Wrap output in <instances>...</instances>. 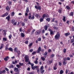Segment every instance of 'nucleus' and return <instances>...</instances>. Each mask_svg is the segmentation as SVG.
<instances>
[{
	"label": "nucleus",
	"instance_id": "obj_1",
	"mask_svg": "<svg viewBox=\"0 0 74 74\" xmlns=\"http://www.w3.org/2000/svg\"><path fill=\"white\" fill-rule=\"evenodd\" d=\"M60 37V34L58 32L55 36V39L56 40H58L59 39Z\"/></svg>",
	"mask_w": 74,
	"mask_h": 74
},
{
	"label": "nucleus",
	"instance_id": "obj_2",
	"mask_svg": "<svg viewBox=\"0 0 74 74\" xmlns=\"http://www.w3.org/2000/svg\"><path fill=\"white\" fill-rule=\"evenodd\" d=\"M25 62L27 63L28 62H29V57L27 55L25 56Z\"/></svg>",
	"mask_w": 74,
	"mask_h": 74
},
{
	"label": "nucleus",
	"instance_id": "obj_3",
	"mask_svg": "<svg viewBox=\"0 0 74 74\" xmlns=\"http://www.w3.org/2000/svg\"><path fill=\"white\" fill-rule=\"evenodd\" d=\"M12 23L13 25H16L17 22L16 21L15 22V20L14 19H13L12 20Z\"/></svg>",
	"mask_w": 74,
	"mask_h": 74
},
{
	"label": "nucleus",
	"instance_id": "obj_4",
	"mask_svg": "<svg viewBox=\"0 0 74 74\" xmlns=\"http://www.w3.org/2000/svg\"><path fill=\"white\" fill-rule=\"evenodd\" d=\"M35 8L37 9V10H41V7L40 6H38L36 5L35 6Z\"/></svg>",
	"mask_w": 74,
	"mask_h": 74
},
{
	"label": "nucleus",
	"instance_id": "obj_5",
	"mask_svg": "<svg viewBox=\"0 0 74 74\" xmlns=\"http://www.w3.org/2000/svg\"><path fill=\"white\" fill-rule=\"evenodd\" d=\"M8 15V13L7 12H6L5 14H3L2 16H1V17H5Z\"/></svg>",
	"mask_w": 74,
	"mask_h": 74
},
{
	"label": "nucleus",
	"instance_id": "obj_6",
	"mask_svg": "<svg viewBox=\"0 0 74 74\" xmlns=\"http://www.w3.org/2000/svg\"><path fill=\"white\" fill-rule=\"evenodd\" d=\"M41 51V48L40 47H39L38 49V50L37 51V53H39V52Z\"/></svg>",
	"mask_w": 74,
	"mask_h": 74
},
{
	"label": "nucleus",
	"instance_id": "obj_7",
	"mask_svg": "<svg viewBox=\"0 0 74 74\" xmlns=\"http://www.w3.org/2000/svg\"><path fill=\"white\" fill-rule=\"evenodd\" d=\"M14 71H15V72H18V71H19V70L18 69L16 68V67L14 68Z\"/></svg>",
	"mask_w": 74,
	"mask_h": 74
},
{
	"label": "nucleus",
	"instance_id": "obj_8",
	"mask_svg": "<svg viewBox=\"0 0 74 74\" xmlns=\"http://www.w3.org/2000/svg\"><path fill=\"white\" fill-rule=\"evenodd\" d=\"M41 32V30H37L36 32V34L37 35L38 34H40V33Z\"/></svg>",
	"mask_w": 74,
	"mask_h": 74
},
{
	"label": "nucleus",
	"instance_id": "obj_9",
	"mask_svg": "<svg viewBox=\"0 0 74 74\" xmlns=\"http://www.w3.org/2000/svg\"><path fill=\"white\" fill-rule=\"evenodd\" d=\"M37 67H38V66H35L33 67H32L31 68L32 69V70H35L37 69Z\"/></svg>",
	"mask_w": 74,
	"mask_h": 74
},
{
	"label": "nucleus",
	"instance_id": "obj_10",
	"mask_svg": "<svg viewBox=\"0 0 74 74\" xmlns=\"http://www.w3.org/2000/svg\"><path fill=\"white\" fill-rule=\"evenodd\" d=\"M31 18H32V15H31V13H29L28 19H31Z\"/></svg>",
	"mask_w": 74,
	"mask_h": 74
},
{
	"label": "nucleus",
	"instance_id": "obj_11",
	"mask_svg": "<svg viewBox=\"0 0 74 74\" xmlns=\"http://www.w3.org/2000/svg\"><path fill=\"white\" fill-rule=\"evenodd\" d=\"M70 34V33L69 32H68L67 33H65L64 34V35L66 36H69Z\"/></svg>",
	"mask_w": 74,
	"mask_h": 74
},
{
	"label": "nucleus",
	"instance_id": "obj_12",
	"mask_svg": "<svg viewBox=\"0 0 74 74\" xmlns=\"http://www.w3.org/2000/svg\"><path fill=\"white\" fill-rule=\"evenodd\" d=\"M9 59V57L8 56V57H6L5 58H4V60L5 61H7V60H8V59Z\"/></svg>",
	"mask_w": 74,
	"mask_h": 74
},
{
	"label": "nucleus",
	"instance_id": "obj_13",
	"mask_svg": "<svg viewBox=\"0 0 74 74\" xmlns=\"http://www.w3.org/2000/svg\"><path fill=\"white\" fill-rule=\"evenodd\" d=\"M38 67L36 68V69L37 70V72L38 73H40V69L38 68Z\"/></svg>",
	"mask_w": 74,
	"mask_h": 74
},
{
	"label": "nucleus",
	"instance_id": "obj_14",
	"mask_svg": "<svg viewBox=\"0 0 74 74\" xmlns=\"http://www.w3.org/2000/svg\"><path fill=\"white\" fill-rule=\"evenodd\" d=\"M44 29L45 30H47V29H48V26L47 25L45 26Z\"/></svg>",
	"mask_w": 74,
	"mask_h": 74
},
{
	"label": "nucleus",
	"instance_id": "obj_15",
	"mask_svg": "<svg viewBox=\"0 0 74 74\" xmlns=\"http://www.w3.org/2000/svg\"><path fill=\"white\" fill-rule=\"evenodd\" d=\"M6 19H7L8 21H10V16H8L6 17Z\"/></svg>",
	"mask_w": 74,
	"mask_h": 74
},
{
	"label": "nucleus",
	"instance_id": "obj_16",
	"mask_svg": "<svg viewBox=\"0 0 74 74\" xmlns=\"http://www.w3.org/2000/svg\"><path fill=\"white\" fill-rule=\"evenodd\" d=\"M44 69V66H42L40 67V71H42V70H43V69Z\"/></svg>",
	"mask_w": 74,
	"mask_h": 74
},
{
	"label": "nucleus",
	"instance_id": "obj_17",
	"mask_svg": "<svg viewBox=\"0 0 74 74\" xmlns=\"http://www.w3.org/2000/svg\"><path fill=\"white\" fill-rule=\"evenodd\" d=\"M21 36L22 37H25V34L23 33H21Z\"/></svg>",
	"mask_w": 74,
	"mask_h": 74
},
{
	"label": "nucleus",
	"instance_id": "obj_18",
	"mask_svg": "<svg viewBox=\"0 0 74 74\" xmlns=\"http://www.w3.org/2000/svg\"><path fill=\"white\" fill-rule=\"evenodd\" d=\"M8 50L9 51H11L12 52V51H13V49H12V48L11 47H10L8 48Z\"/></svg>",
	"mask_w": 74,
	"mask_h": 74
},
{
	"label": "nucleus",
	"instance_id": "obj_19",
	"mask_svg": "<svg viewBox=\"0 0 74 74\" xmlns=\"http://www.w3.org/2000/svg\"><path fill=\"white\" fill-rule=\"evenodd\" d=\"M6 10H7V11H9L10 8H9V6H7L6 8Z\"/></svg>",
	"mask_w": 74,
	"mask_h": 74
},
{
	"label": "nucleus",
	"instance_id": "obj_20",
	"mask_svg": "<svg viewBox=\"0 0 74 74\" xmlns=\"http://www.w3.org/2000/svg\"><path fill=\"white\" fill-rule=\"evenodd\" d=\"M8 44H7L6 45V46L5 47V49L6 50H7V49H8Z\"/></svg>",
	"mask_w": 74,
	"mask_h": 74
},
{
	"label": "nucleus",
	"instance_id": "obj_21",
	"mask_svg": "<svg viewBox=\"0 0 74 74\" xmlns=\"http://www.w3.org/2000/svg\"><path fill=\"white\" fill-rule=\"evenodd\" d=\"M26 12H29V7H27V9L26 10Z\"/></svg>",
	"mask_w": 74,
	"mask_h": 74
},
{
	"label": "nucleus",
	"instance_id": "obj_22",
	"mask_svg": "<svg viewBox=\"0 0 74 74\" xmlns=\"http://www.w3.org/2000/svg\"><path fill=\"white\" fill-rule=\"evenodd\" d=\"M64 73V71H63V70H61L60 71V74H62L63 73Z\"/></svg>",
	"mask_w": 74,
	"mask_h": 74
},
{
	"label": "nucleus",
	"instance_id": "obj_23",
	"mask_svg": "<svg viewBox=\"0 0 74 74\" xmlns=\"http://www.w3.org/2000/svg\"><path fill=\"white\" fill-rule=\"evenodd\" d=\"M3 47H4V44H1V46L0 48V49H2L3 48Z\"/></svg>",
	"mask_w": 74,
	"mask_h": 74
},
{
	"label": "nucleus",
	"instance_id": "obj_24",
	"mask_svg": "<svg viewBox=\"0 0 74 74\" xmlns=\"http://www.w3.org/2000/svg\"><path fill=\"white\" fill-rule=\"evenodd\" d=\"M74 13L73 12H71L69 14V16H73Z\"/></svg>",
	"mask_w": 74,
	"mask_h": 74
},
{
	"label": "nucleus",
	"instance_id": "obj_25",
	"mask_svg": "<svg viewBox=\"0 0 74 74\" xmlns=\"http://www.w3.org/2000/svg\"><path fill=\"white\" fill-rule=\"evenodd\" d=\"M50 34L51 35H53L54 34V33L52 31H51L50 32Z\"/></svg>",
	"mask_w": 74,
	"mask_h": 74
},
{
	"label": "nucleus",
	"instance_id": "obj_26",
	"mask_svg": "<svg viewBox=\"0 0 74 74\" xmlns=\"http://www.w3.org/2000/svg\"><path fill=\"white\" fill-rule=\"evenodd\" d=\"M17 49H18L16 47H15L14 48V52H18V51H17V50H17Z\"/></svg>",
	"mask_w": 74,
	"mask_h": 74
},
{
	"label": "nucleus",
	"instance_id": "obj_27",
	"mask_svg": "<svg viewBox=\"0 0 74 74\" xmlns=\"http://www.w3.org/2000/svg\"><path fill=\"white\" fill-rule=\"evenodd\" d=\"M63 21L64 22H66V17L65 16H64L63 18Z\"/></svg>",
	"mask_w": 74,
	"mask_h": 74
},
{
	"label": "nucleus",
	"instance_id": "obj_28",
	"mask_svg": "<svg viewBox=\"0 0 74 74\" xmlns=\"http://www.w3.org/2000/svg\"><path fill=\"white\" fill-rule=\"evenodd\" d=\"M73 42H74V38H73L71 40V43H73Z\"/></svg>",
	"mask_w": 74,
	"mask_h": 74
},
{
	"label": "nucleus",
	"instance_id": "obj_29",
	"mask_svg": "<svg viewBox=\"0 0 74 74\" xmlns=\"http://www.w3.org/2000/svg\"><path fill=\"white\" fill-rule=\"evenodd\" d=\"M35 16L37 18V17H40V15H39V14H36Z\"/></svg>",
	"mask_w": 74,
	"mask_h": 74
},
{
	"label": "nucleus",
	"instance_id": "obj_30",
	"mask_svg": "<svg viewBox=\"0 0 74 74\" xmlns=\"http://www.w3.org/2000/svg\"><path fill=\"white\" fill-rule=\"evenodd\" d=\"M3 40L4 41H7V38H3Z\"/></svg>",
	"mask_w": 74,
	"mask_h": 74
},
{
	"label": "nucleus",
	"instance_id": "obj_31",
	"mask_svg": "<svg viewBox=\"0 0 74 74\" xmlns=\"http://www.w3.org/2000/svg\"><path fill=\"white\" fill-rule=\"evenodd\" d=\"M41 59L43 61H44L45 60V58H44V57H41Z\"/></svg>",
	"mask_w": 74,
	"mask_h": 74
},
{
	"label": "nucleus",
	"instance_id": "obj_32",
	"mask_svg": "<svg viewBox=\"0 0 74 74\" xmlns=\"http://www.w3.org/2000/svg\"><path fill=\"white\" fill-rule=\"evenodd\" d=\"M66 8L67 10H70V7L68 6H66Z\"/></svg>",
	"mask_w": 74,
	"mask_h": 74
},
{
	"label": "nucleus",
	"instance_id": "obj_33",
	"mask_svg": "<svg viewBox=\"0 0 74 74\" xmlns=\"http://www.w3.org/2000/svg\"><path fill=\"white\" fill-rule=\"evenodd\" d=\"M32 45H33V43H30V44L28 45L29 48H30V47H31Z\"/></svg>",
	"mask_w": 74,
	"mask_h": 74
},
{
	"label": "nucleus",
	"instance_id": "obj_34",
	"mask_svg": "<svg viewBox=\"0 0 74 74\" xmlns=\"http://www.w3.org/2000/svg\"><path fill=\"white\" fill-rule=\"evenodd\" d=\"M46 21H48V22H49V21H50V18H47Z\"/></svg>",
	"mask_w": 74,
	"mask_h": 74
},
{
	"label": "nucleus",
	"instance_id": "obj_35",
	"mask_svg": "<svg viewBox=\"0 0 74 74\" xmlns=\"http://www.w3.org/2000/svg\"><path fill=\"white\" fill-rule=\"evenodd\" d=\"M66 60H70V58L69 57H67L66 58Z\"/></svg>",
	"mask_w": 74,
	"mask_h": 74
},
{
	"label": "nucleus",
	"instance_id": "obj_36",
	"mask_svg": "<svg viewBox=\"0 0 74 74\" xmlns=\"http://www.w3.org/2000/svg\"><path fill=\"white\" fill-rule=\"evenodd\" d=\"M11 16H14V14H15V13H14V12H12L11 13Z\"/></svg>",
	"mask_w": 74,
	"mask_h": 74
},
{
	"label": "nucleus",
	"instance_id": "obj_37",
	"mask_svg": "<svg viewBox=\"0 0 74 74\" xmlns=\"http://www.w3.org/2000/svg\"><path fill=\"white\" fill-rule=\"evenodd\" d=\"M63 52L64 53H66V49H63Z\"/></svg>",
	"mask_w": 74,
	"mask_h": 74
},
{
	"label": "nucleus",
	"instance_id": "obj_38",
	"mask_svg": "<svg viewBox=\"0 0 74 74\" xmlns=\"http://www.w3.org/2000/svg\"><path fill=\"white\" fill-rule=\"evenodd\" d=\"M11 37H12V35H11V34H10L9 36V39H11Z\"/></svg>",
	"mask_w": 74,
	"mask_h": 74
},
{
	"label": "nucleus",
	"instance_id": "obj_39",
	"mask_svg": "<svg viewBox=\"0 0 74 74\" xmlns=\"http://www.w3.org/2000/svg\"><path fill=\"white\" fill-rule=\"evenodd\" d=\"M41 40V38H39L38 39V41H40Z\"/></svg>",
	"mask_w": 74,
	"mask_h": 74
},
{
	"label": "nucleus",
	"instance_id": "obj_40",
	"mask_svg": "<svg viewBox=\"0 0 74 74\" xmlns=\"http://www.w3.org/2000/svg\"><path fill=\"white\" fill-rule=\"evenodd\" d=\"M34 63H35V64H38V61L37 60H35L34 61Z\"/></svg>",
	"mask_w": 74,
	"mask_h": 74
},
{
	"label": "nucleus",
	"instance_id": "obj_41",
	"mask_svg": "<svg viewBox=\"0 0 74 74\" xmlns=\"http://www.w3.org/2000/svg\"><path fill=\"white\" fill-rule=\"evenodd\" d=\"M41 71V74H43L44 73V71H45L44 70H42Z\"/></svg>",
	"mask_w": 74,
	"mask_h": 74
},
{
	"label": "nucleus",
	"instance_id": "obj_42",
	"mask_svg": "<svg viewBox=\"0 0 74 74\" xmlns=\"http://www.w3.org/2000/svg\"><path fill=\"white\" fill-rule=\"evenodd\" d=\"M19 65H20V66H23V63L20 62L19 63Z\"/></svg>",
	"mask_w": 74,
	"mask_h": 74
},
{
	"label": "nucleus",
	"instance_id": "obj_43",
	"mask_svg": "<svg viewBox=\"0 0 74 74\" xmlns=\"http://www.w3.org/2000/svg\"><path fill=\"white\" fill-rule=\"evenodd\" d=\"M55 56V55H54V54H52L51 56V58H53V57H54V56Z\"/></svg>",
	"mask_w": 74,
	"mask_h": 74
},
{
	"label": "nucleus",
	"instance_id": "obj_44",
	"mask_svg": "<svg viewBox=\"0 0 74 74\" xmlns=\"http://www.w3.org/2000/svg\"><path fill=\"white\" fill-rule=\"evenodd\" d=\"M52 62H53V60H50L49 61V64H51V63H52Z\"/></svg>",
	"mask_w": 74,
	"mask_h": 74
},
{
	"label": "nucleus",
	"instance_id": "obj_45",
	"mask_svg": "<svg viewBox=\"0 0 74 74\" xmlns=\"http://www.w3.org/2000/svg\"><path fill=\"white\" fill-rule=\"evenodd\" d=\"M36 53V51H33L32 53V55H34Z\"/></svg>",
	"mask_w": 74,
	"mask_h": 74
},
{
	"label": "nucleus",
	"instance_id": "obj_46",
	"mask_svg": "<svg viewBox=\"0 0 74 74\" xmlns=\"http://www.w3.org/2000/svg\"><path fill=\"white\" fill-rule=\"evenodd\" d=\"M62 63L63 64V65H65V64H66V62H65V61H64L62 62Z\"/></svg>",
	"mask_w": 74,
	"mask_h": 74
},
{
	"label": "nucleus",
	"instance_id": "obj_47",
	"mask_svg": "<svg viewBox=\"0 0 74 74\" xmlns=\"http://www.w3.org/2000/svg\"><path fill=\"white\" fill-rule=\"evenodd\" d=\"M53 69L54 70H56L57 69V68H56V66H55L53 67Z\"/></svg>",
	"mask_w": 74,
	"mask_h": 74
},
{
	"label": "nucleus",
	"instance_id": "obj_48",
	"mask_svg": "<svg viewBox=\"0 0 74 74\" xmlns=\"http://www.w3.org/2000/svg\"><path fill=\"white\" fill-rule=\"evenodd\" d=\"M16 66L17 67H18V68H19V67H20L21 66L19 64L16 65Z\"/></svg>",
	"mask_w": 74,
	"mask_h": 74
},
{
	"label": "nucleus",
	"instance_id": "obj_49",
	"mask_svg": "<svg viewBox=\"0 0 74 74\" xmlns=\"http://www.w3.org/2000/svg\"><path fill=\"white\" fill-rule=\"evenodd\" d=\"M61 12H62V9H59L58 10V12H59V13H61Z\"/></svg>",
	"mask_w": 74,
	"mask_h": 74
},
{
	"label": "nucleus",
	"instance_id": "obj_50",
	"mask_svg": "<svg viewBox=\"0 0 74 74\" xmlns=\"http://www.w3.org/2000/svg\"><path fill=\"white\" fill-rule=\"evenodd\" d=\"M45 32V30L44 29H43L42 31V33H44Z\"/></svg>",
	"mask_w": 74,
	"mask_h": 74
},
{
	"label": "nucleus",
	"instance_id": "obj_51",
	"mask_svg": "<svg viewBox=\"0 0 74 74\" xmlns=\"http://www.w3.org/2000/svg\"><path fill=\"white\" fill-rule=\"evenodd\" d=\"M5 70L7 71H9V70L8 69H7V68H5Z\"/></svg>",
	"mask_w": 74,
	"mask_h": 74
},
{
	"label": "nucleus",
	"instance_id": "obj_52",
	"mask_svg": "<svg viewBox=\"0 0 74 74\" xmlns=\"http://www.w3.org/2000/svg\"><path fill=\"white\" fill-rule=\"evenodd\" d=\"M34 19V16H32V17H31V19Z\"/></svg>",
	"mask_w": 74,
	"mask_h": 74
},
{
	"label": "nucleus",
	"instance_id": "obj_53",
	"mask_svg": "<svg viewBox=\"0 0 74 74\" xmlns=\"http://www.w3.org/2000/svg\"><path fill=\"white\" fill-rule=\"evenodd\" d=\"M40 22H42V21H43V18H40Z\"/></svg>",
	"mask_w": 74,
	"mask_h": 74
},
{
	"label": "nucleus",
	"instance_id": "obj_54",
	"mask_svg": "<svg viewBox=\"0 0 74 74\" xmlns=\"http://www.w3.org/2000/svg\"><path fill=\"white\" fill-rule=\"evenodd\" d=\"M2 74L3 73H5V70H3L2 71Z\"/></svg>",
	"mask_w": 74,
	"mask_h": 74
},
{
	"label": "nucleus",
	"instance_id": "obj_55",
	"mask_svg": "<svg viewBox=\"0 0 74 74\" xmlns=\"http://www.w3.org/2000/svg\"><path fill=\"white\" fill-rule=\"evenodd\" d=\"M59 66H62V62H60L59 63Z\"/></svg>",
	"mask_w": 74,
	"mask_h": 74
},
{
	"label": "nucleus",
	"instance_id": "obj_56",
	"mask_svg": "<svg viewBox=\"0 0 74 74\" xmlns=\"http://www.w3.org/2000/svg\"><path fill=\"white\" fill-rule=\"evenodd\" d=\"M30 65H31V68L32 67H33V66H34V64H33V63H31V64Z\"/></svg>",
	"mask_w": 74,
	"mask_h": 74
},
{
	"label": "nucleus",
	"instance_id": "obj_57",
	"mask_svg": "<svg viewBox=\"0 0 74 74\" xmlns=\"http://www.w3.org/2000/svg\"><path fill=\"white\" fill-rule=\"evenodd\" d=\"M34 73L33 72H32L29 73V74H34Z\"/></svg>",
	"mask_w": 74,
	"mask_h": 74
},
{
	"label": "nucleus",
	"instance_id": "obj_58",
	"mask_svg": "<svg viewBox=\"0 0 74 74\" xmlns=\"http://www.w3.org/2000/svg\"><path fill=\"white\" fill-rule=\"evenodd\" d=\"M47 55V52H45L44 54L43 55H44V56H45V55Z\"/></svg>",
	"mask_w": 74,
	"mask_h": 74
},
{
	"label": "nucleus",
	"instance_id": "obj_59",
	"mask_svg": "<svg viewBox=\"0 0 74 74\" xmlns=\"http://www.w3.org/2000/svg\"><path fill=\"white\" fill-rule=\"evenodd\" d=\"M46 17L45 14H44L42 16V17L44 18Z\"/></svg>",
	"mask_w": 74,
	"mask_h": 74
},
{
	"label": "nucleus",
	"instance_id": "obj_60",
	"mask_svg": "<svg viewBox=\"0 0 74 74\" xmlns=\"http://www.w3.org/2000/svg\"><path fill=\"white\" fill-rule=\"evenodd\" d=\"M33 49H30L29 50L30 52H33Z\"/></svg>",
	"mask_w": 74,
	"mask_h": 74
},
{
	"label": "nucleus",
	"instance_id": "obj_61",
	"mask_svg": "<svg viewBox=\"0 0 74 74\" xmlns=\"http://www.w3.org/2000/svg\"><path fill=\"white\" fill-rule=\"evenodd\" d=\"M69 56V57H70L71 58H73V55H72L71 54H70Z\"/></svg>",
	"mask_w": 74,
	"mask_h": 74
},
{
	"label": "nucleus",
	"instance_id": "obj_62",
	"mask_svg": "<svg viewBox=\"0 0 74 74\" xmlns=\"http://www.w3.org/2000/svg\"><path fill=\"white\" fill-rule=\"evenodd\" d=\"M19 31L21 32H22V29L21 28H20L19 29Z\"/></svg>",
	"mask_w": 74,
	"mask_h": 74
},
{
	"label": "nucleus",
	"instance_id": "obj_63",
	"mask_svg": "<svg viewBox=\"0 0 74 74\" xmlns=\"http://www.w3.org/2000/svg\"><path fill=\"white\" fill-rule=\"evenodd\" d=\"M25 43L26 44H28V41H26L25 42Z\"/></svg>",
	"mask_w": 74,
	"mask_h": 74
},
{
	"label": "nucleus",
	"instance_id": "obj_64",
	"mask_svg": "<svg viewBox=\"0 0 74 74\" xmlns=\"http://www.w3.org/2000/svg\"><path fill=\"white\" fill-rule=\"evenodd\" d=\"M19 71H18V72H17V73H15V74H19Z\"/></svg>",
	"mask_w": 74,
	"mask_h": 74
}]
</instances>
